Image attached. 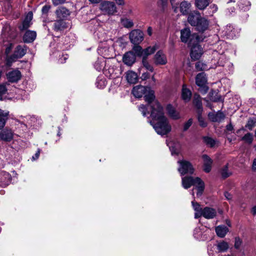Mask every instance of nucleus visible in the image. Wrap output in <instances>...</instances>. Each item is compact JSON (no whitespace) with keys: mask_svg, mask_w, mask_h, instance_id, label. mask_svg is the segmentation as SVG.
Returning a JSON list of instances; mask_svg holds the SVG:
<instances>
[{"mask_svg":"<svg viewBox=\"0 0 256 256\" xmlns=\"http://www.w3.org/2000/svg\"><path fill=\"white\" fill-rule=\"evenodd\" d=\"M102 84L104 85L105 84V80H98L97 79V80H96V84H97V86L99 88H103V87H102V86H98V84Z\"/></svg>","mask_w":256,"mask_h":256,"instance_id":"62","label":"nucleus"},{"mask_svg":"<svg viewBox=\"0 0 256 256\" xmlns=\"http://www.w3.org/2000/svg\"><path fill=\"white\" fill-rule=\"evenodd\" d=\"M190 48V56L192 61L198 60L204 53L203 48L200 44H192L188 46Z\"/></svg>","mask_w":256,"mask_h":256,"instance_id":"6","label":"nucleus"},{"mask_svg":"<svg viewBox=\"0 0 256 256\" xmlns=\"http://www.w3.org/2000/svg\"><path fill=\"white\" fill-rule=\"evenodd\" d=\"M210 0H195V6L200 10H204L210 4Z\"/></svg>","mask_w":256,"mask_h":256,"instance_id":"33","label":"nucleus"},{"mask_svg":"<svg viewBox=\"0 0 256 256\" xmlns=\"http://www.w3.org/2000/svg\"><path fill=\"white\" fill-rule=\"evenodd\" d=\"M129 38L133 44H140L144 39V34L140 30H133L130 33Z\"/></svg>","mask_w":256,"mask_h":256,"instance_id":"7","label":"nucleus"},{"mask_svg":"<svg viewBox=\"0 0 256 256\" xmlns=\"http://www.w3.org/2000/svg\"><path fill=\"white\" fill-rule=\"evenodd\" d=\"M242 140L248 143H251L253 140L252 135L250 134H247L242 138Z\"/></svg>","mask_w":256,"mask_h":256,"instance_id":"55","label":"nucleus"},{"mask_svg":"<svg viewBox=\"0 0 256 256\" xmlns=\"http://www.w3.org/2000/svg\"><path fill=\"white\" fill-rule=\"evenodd\" d=\"M191 4L186 1L182 2L180 4V10L182 15H188Z\"/></svg>","mask_w":256,"mask_h":256,"instance_id":"30","label":"nucleus"},{"mask_svg":"<svg viewBox=\"0 0 256 256\" xmlns=\"http://www.w3.org/2000/svg\"><path fill=\"white\" fill-rule=\"evenodd\" d=\"M208 118L212 122L220 123L226 118L225 114L221 110L216 112H210L208 115Z\"/></svg>","mask_w":256,"mask_h":256,"instance_id":"13","label":"nucleus"},{"mask_svg":"<svg viewBox=\"0 0 256 256\" xmlns=\"http://www.w3.org/2000/svg\"><path fill=\"white\" fill-rule=\"evenodd\" d=\"M6 79L10 83H17L22 77L20 70L14 69L6 74Z\"/></svg>","mask_w":256,"mask_h":256,"instance_id":"9","label":"nucleus"},{"mask_svg":"<svg viewBox=\"0 0 256 256\" xmlns=\"http://www.w3.org/2000/svg\"><path fill=\"white\" fill-rule=\"evenodd\" d=\"M27 46L24 45H18L14 50V54H15L18 59L22 58L26 53Z\"/></svg>","mask_w":256,"mask_h":256,"instance_id":"23","label":"nucleus"},{"mask_svg":"<svg viewBox=\"0 0 256 256\" xmlns=\"http://www.w3.org/2000/svg\"><path fill=\"white\" fill-rule=\"evenodd\" d=\"M16 56L15 54H12L11 56L6 57V64L7 66H10L12 62L18 59Z\"/></svg>","mask_w":256,"mask_h":256,"instance_id":"45","label":"nucleus"},{"mask_svg":"<svg viewBox=\"0 0 256 256\" xmlns=\"http://www.w3.org/2000/svg\"><path fill=\"white\" fill-rule=\"evenodd\" d=\"M0 132V140L6 142L10 141L13 138V134L10 129H2Z\"/></svg>","mask_w":256,"mask_h":256,"instance_id":"24","label":"nucleus"},{"mask_svg":"<svg viewBox=\"0 0 256 256\" xmlns=\"http://www.w3.org/2000/svg\"><path fill=\"white\" fill-rule=\"evenodd\" d=\"M202 158L204 161V170L206 172H209L211 170L212 160L206 154L202 155Z\"/></svg>","mask_w":256,"mask_h":256,"instance_id":"26","label":"nucleus"},{"mask_svg":"<svg viewBox=\"0 0 256 256\" xmlns=\"http://www.w3.org/2000/svg\"><path fill=\"white\" fill-rule=\"evenodd\" d=\"M192 118H189L188 120L185 122L183 128H190V127L192 125Z\"/></svg>","mask_w":256,"mask_h":256,"instance_id":"57","label":"nucleus"},{"mask_svg":"<svg viewBox=\"0 0 256 256\" xmlns=\"http://www.w3.org/2000/svg\"><path fill=\"white\" fill-rule=\"evenodd\" d=\"M166 144L168 146H169L170 150L171 152V154L172 155L176 154L178 155L179 153V148H178V144H175L173 146L174 144L172 142H168L166 140Z\"/></svg>","mask_w":256,"mask_h":256,"instance_id":"38","label":"nucleus"},{"mask_svg":"<svg viewBox=\"0 0 256 256\" xmlns=\"http://www.w3.org/2000/svg\"><path fill=\"white\" fill-rule=\"evenodd\" d=\"M216 215V211L214 208L206 206L203 208L202 216L206 219L214 218Z\"/></svg>","mask_w":256,"mask_h":256,"instance_id":"20","label":"nucleus"},{"mask_svg":"<svg viewBox=\"0 0 256 256\" xmlns=\"http://www.w3.org/2000/svg\"><path fill=\"white\" fill-rule=\"evenodd\" d=\"M192 96V91L188 88H186L185 84H184L182 88L181 98L185 103H187L190 100Z\"/></svg>","mask_w":256,"mask_h":256,"instance_id":"17","label":"nucleus"},{"mask_svg":"<svg viewBox=\"0 0 256 256\" xmlns=\"http://www.w3.org/2000/svg\"><path fill=\"white\" fill-rule=\"evenodd\" d=\"M242 240L238 237L235 238L234 246L236 249H239L242 245Z\"/></svg>","mask_w":256,"mask_h":256,"instance_id":"56","label":"nucleus"},{"mask_svg":"<svg viewBox=\"0 0 256 256\" xmlns=\"http://www.w3.org/2000/svg\"><path fill=\"white\" fill-rule=\"evenodd\" d=\"M192 204L195 212L194 218H198L202 216V212L203 208H201L200 204L194 201H192Z\"/></svg>","mask_w":256,"mask_h":256,"instance_id":"34","label":"nucleus"},{"mask_svg":"<svg viewBox=\"0 0 256 256\" xmlns=\"http://www.w3.org/2000/svg\"><path fill=\"white\" fill-rule=\"evenodd\" d=\"M126 79L128 83L134 84L138 82V76L136 72L129 70L126 72Z\"/></svg>","mask_w":256,"mask_h":256,"instance_id":"28","label":"nucleus"},{"mask_svg":"<svg viewBox=\"0 0 256 256\" xmlns=\"http://www.w3.org/2000/svg\"><path fill=\"white\" fill-rule=\"evenodd\" d=\"M256 126V116L250 117L248 118L245 128H253Z\"/></svg>","mask_w":256,"mask_h":256,"instance_id":"40","label":"nucleus"},{"mask_svg":"<svg viewBox=\"0 0 256 256\" xmlns=\"http://www.w3.org/2000/svg\"><path fill=\"white\" fill-rule=\"evenodd\" d=\"M204 37L202 35L200 36L196 33H193L191 42H192V44H200L199 43L200 42L204 41Z\"/></svg>","mask_w":256,"mask_h":256,"instance_id":"39","label":"nucleus"},{"mask_svg":"<svg viewBox=\"0 0 256 256\" xmlns=\"http://www.w3.org/2000/svg\"><path fill=\"white\" fill-rule=\"evenodd\" d=\"M122 24L123 26L126 28H131L134 26V22L132 21L129 20L128 18H126L122 20Z\"/></svg>","mask_w":256,"mask_h":256,"instance_id":"52","label":"nucleus"},{"mask_svg":"<svg viewBox=\"0 0 256 256\" xmlns=\"http://www.w3.org/2000/svg\"><path fill=\"white\" fill-rule=\"evenodd\" d=\"M217 236L220 238H224L228 232V228L224 225L218 226L215 228Z\"/></svg>","mask_w":256,"mask_h":256,"instance_id":"32","label":"nucleus"},{"mask_svg":"<svg viewBox=\"0 0 256 256\" xmlns=\"http://www.w3.org/2000/svg\"><path fill=\"white\" fill-rule=\"evenodd\" d=\"M216 246L218 252H222L228 250L229 245L227 242L222 241L217 244Z\"/></svg>","mask_w":256,"mask_h":256,"instance_id":"37","label":"nucleus"},{"mask_svg":"<svg viewBox=\"0 0 256 256\" xmlns=\"http://www.w3.org/2000/svg\"><path fill=\"white\" fill-rule=\"evenodd\" d=\"M182 185L186 189L190 188L192 186H196L195 188L198 190V196H201L204 188V183L200 178H194L192 176H185L182 178Z\"/></svg>","mask_w":256,"mask_h":256,"instance_id":"2","label":"nucleus"},{"mask_svg":"<svg viewBox=\"0 0 256 256\" xmlns=\"http://www.w3.org/2000/svg\"><path fill=\"white\" fill-rule=\"evenodd\" d=\"M33 18V14L32 12L30 11L29 12L26 16L24 18H28V20L29 21H32Z\"/></svg>","mask_w":256,"mask_h":256,"instance_id":"60","label":"nucleus"},{"mask_svg":"<svg viewBox=\"0 0 256 256\" xmlns=\"http://www.w3.org/2000/svg\"><path fill=\"white\" fill-rule=\"evenodd\" d=\"M179 167L178 170L181 175L186 174H192L194 172V168L191 163L186 160H180L178 161Z\"/></svg>","mask_w":256,"mask_h":256,"instance_id":"5","label":"nucleus"},{"mask_svg":"<svg viewBox=\"0 0 256 256\" xmlns=\"http://www.w3.org/2000/svg\"><path fill=\"white\" fill-rule=\"evenodd\" d=\"M208 20L202 16L192 26L195 28L196 30L204 32L208 28Z\"/></svg>","mask_w":256,"mask_h":256,"instance_id":"12","label":"nucleus"},{"mask_svg":"<svg viewBox=\"0 0 256 256\" xmlns=\"http://www.w3.org/2000/svg\"><path fill=\"white\" fill-rule=\"evenodd\" d=\"M155 98L154 92L150 86V90L144 95V100L147 104H140L139 110L144 116L150 114L152 118L150 124L153 128H172L168 118L164 115L163 108L160 103L158 102L153 103Z\"/></svg>","mask_w":256,"mask_h":256,"instance_id":"1","label":"nucleus"},{"mask_svg":"<svg viewBox=\"0 0 256 256\" xmlns=\"http://www.w3.org/2000/svg\"><path fill=\"white\" fill-rule=\"evenodd\" d=\"M56 14L58 18L64 20L70 16V12L66 8L61 7L56 10Z\"/></svg>","mask_w":256,"mask_h":256,"instance_id":"22","label":"nucleus"},{"mask_svg":"<svg viewBox=\"0 0 256 256\" xmlns=\"http://www.w3.org/2000/svg\"><path fill=\"white\" fill-rule=\"evenodd\" d=\"M12 49V44H10L9 46H7L5 50L6 54H8L10 53Z\"/></svg>","mask_w":256,"mask_h":256,"instance_id":"61","label":"nucleus"},{"mask_svg":"<svg viewBox=\"0 0 256 256\" xmlns=\"http://www.w3.org/2000/svg\"><path fill=\"white\" fill-rule=\"evenodd\" d=\"M32 24V22L28 20V18H24L22 22V24L19 26L18 28L20 32L27 30H28V28Z\"/></svg>","mask_w":256,"mask_h":256,"instance_id":"36","label":"nucleus"},{"mask_svg":"<svg viewBox=\"0 0 256 256\" xmlns=\"http://www.w3.org/2000/svg\"><path fill=\"white\" fill-rule=\"evenodd\" d=\"M27 123H25L26 120L25 118L22 121H18L19 122H21V126L22 127H26L28 128V126L32 127L34 126V127L37 126L36 124H34V122H36L37 119L34 116L30 117L28 119L26 118Z\"/></svg>","mask_w":256,"mask_h":256,"instance_id":"29","label":"nucleus"},{"mask_svg":"<svg viewBox=\"0 0 256 256\" xmlns=\"http://www.w3.org/2000/svg\"><path fill=\"white\" fill-rule=\"evenodd\" d=\"M204 228H196L194 232V237L200 240H206L207 237L206 236V234H204V232H206V231H204ZM208 230H207L208 231Z\"/></svg>","mask_w":256,"mask_h":256,"instance_id":"25","label":"nucleus"},{"mask_svg":"<svg viewBox=\"0 0 256 256\" xmlns=\"http://www.w3.org/2000/svg\"><path fill=\"white\" fill-rule=\"evenodd\" d=\"M142 63L143 66L147 70L150 72H154V67L149 64L148 60V58H142Z\"/></svg>","mask_w":256,"mask_h":256,"instance_id":"43","label":"nucleus"},{"mask_svg":"<svg viewBox=\"0 0 256 256\" xmlns=\"http://www.w3.org/2000/svg\"><path fill=\"white\" fill-rule=\"evenodd\" d=\"M36 38V31L27 30L22 36V40L24 43L29 44L34 42Z\"/></svg>","mask_w":256,"mask_h":256,"instance_id":"16","label":"nucleus"},{"mask_svg":"<svg viewBox=\"0 0 256 256\" xmlns=\"http://www.w3.org/2000/svg\"><path fill=\"white\" fill-rule=\"evenodd\" d=\"M206 64L200 61H198L196 63L195 68L197 71H203Z\"/></svg>","mask_w":256,"mask_h":256,"instance_id":"53","label":"nucleus"},{"mask_svg":"<svg viewBox=\"0 0 256 256\" xmlns=\"http://www.w3.org/2000/svg\"><path fill=\"white\" fill-rule=\"evenodd\" d=\"M150 76L149 73L148 72H146L142 74V75L141 76V78L143 80H146L147 79L149 78Z\"/></svg>","mask_w":256,"mask_h":256,"instance_id":"58","label":"nucleus"},{"mask_svg":"<svg viewBox=\"0 0 256 256\" xmlns=\"http://www.w3.org/2000/svg\"><path fill=\"white\" fill-rule=\"evenodd\" d=\"M66 0H52V3L54 6H58L66 2Z\"/></svg>","mask_w":256,"mask_h":256,"instance_id":"59","label":"nucleus"},{"mask_svg":"<svg viewBox=\"0 0 256 256\" xmlns=\"http://www.w3.org/2000/svg\"><path fill=\"white\" fill-rule=\"evenodd\" d=\"M148 90H150V86H149L138 85L133 88L132 94L136 98H141L147 92Z\"/></svg>","mask_w":256,"mask_h":256,"instance_id":"14","label":"nucleus"},{"mask_svg":"<svg viewBox=\"0 0 256 256\" xmlns=\"http://www.w3.org/2000/svg\"><path fill=\"white\" fill-rule=\"evenodd\" d=\"M10 120L9 112H0V128H4L6 121Z\"/></svg>","mask_w":256,"mask_h":256,"instance_id":"31","label":"nucleus"},{"mask_svg":"<svg viewBox=\"0 0 256 256\" xmlns=\"http://www.w3.org/2000/svg\"><path fill=\"white\" fill-rule=\"evenodd\" d=\"M221 174H222V176L224 178H226L228 177L231 174V173L228 172V164L226 165L222 169Z\"/></svg>","mask_w":256,"mask_h":256,"instance_id":"51","label":"nucleus"},{"mask_svg":"<svg viewBox=\"0 0 256 256\" xmlns=\"http://www.w3.org/2000/svg\"><path fill=\"white\" fill-rule=\"evenodd\" d=\"M156 132L162 137L168 136L171 129H154Z\"/></svg>","mask_w":256,"mask_h":256,"instance_id":"44","label":"nucleus"},{"mask_svg":"<svg viewBox=\"0 0 256 256\" xmlns=\"http://www.w3.org/2000/svg\"><path fill=\"white\" fill-rule=\"evenodd\" d=\"M192 34L188 28H186L180 30V40L181 42L188 44V46H190L192 44L191 40H192Z\"/></svg>","mask_w":256,"mask_h":256,"instance_id":"10","label":"nucleus"},{"mask_svg":"<svg viewBox=\"0 0 256 256\" xmlns=\"http://www.w3.org/2000/svg\"><path fill=\"white\" fill-rule=\"evenodd\" d=\"M192 104L196 109V112H203L202 97L198 93H195L194 95Z\"/></svg>","mask_w":256,"mask_h":256,"instance_id":"18","label":"nucleus"},{"mask_svg":"<svg viewBox=\"0 0 256 256\" xmlns=\"http://www.w3.org/2000/svg\"><path fill=\"white\" fill-rule=\"evenodd\" d=\"M203 112H197V118L200 126L204 128L207 126V123L205 122L204 118L202 116Z\"/></svg>","mask_w":256,"mask_h":256,"instance_id":"42","label":"nucleus"},{"mask_svg":"<svg viewBox=\"0 0 256 256\" xmlns=\"http://www.w3.org/2000/svg\"><path fill=\"white\" fill-rule=\"evenodd\" d=\"M136 58L133 51H128L124 53L122 56V60L124 64L127 66H131L136 62Z\"/></svg>","mask_w":256,"mask_h":256,"instance_id":"11","label":"nucleus"},{"mask_svg":"<svg viewBox=\"0 0 256 256\" xmlns=\"http://www.w3.org/2000/svg\"><path fill=\"white\" fill-rule=\"evenodd\" d=\"M68 28L66 22L64 20L58 19L55 20L53 25V30L55 32H61Z\"/></svg>","mask_w":256,"mask_h":256,"instance_id":"21","label":"nucleus"},{"mask_svg":"<svg viewBox=\"0 0 256 256\" xmlns=\"http://www.w3.org/2000/svg\"><path fill=\"white\" fill-rule=\"evenodd\" d=\"M204 142L210 147H213L216 144V141L208 136H204L203 138Z\"/></svg>","mask_w":256,"mask_h":256,"instance_id":"46","label":"nucleus"},{"mask_svg":"<svg viewBox=\"0 0 256 256\" xmlns=\"http://www.w3.org/2000/svg\"><path fill=\"white\" fill-rule=\"evenodd\" d=\"M116 4L118 6H124V0H114Z\"/></svg>","mask_w":256,"mask_h":256,"instance_id":"64","label":"nucleus"},{"mask_svg":"<svg viewBox=\"0 0 256 256\" xmlns=\"http://www.w3.org/2000/svg\"><path fill=\"white\" fill-rule=\"evenodd\" d=\"M2 12L6 14L9 15L12 12V6L10 2L5 4L2 8Z\"/></svg>","mask_w":256,"mask_h":256,"instance_id":"49","label":"nucleus"},{"mask_svg":"<svg viewBox=\"0 0 256 256\" xmlns=\"http://www.w3.org/2000/svg\"><path fill=\"white\" fill-rule=\"evenodd\" d=\"M153 60L156 66H163L168 62L166 56L161 50H158L154 56Z\"/></svg>","mask_w":256,"mask_h":256,"instance_id":"8","label":"nucleus"},{"mask_svg":"<svg viewBox=\"0 0 256 256\" xmlns=\"http://www.w3.org/2000/svg\"><path fill=\"white\" fill-rule=\"evenodd\" d=\"M166 110L167 114L170 118L174 120H178L180 118V114L175 108L170 104L166 105Z\"/></svg>","mask_w":256,"mask_h":256,"instance_id":"15","label":"nucleus"},{"mask_svg":"<svg viewBox=\"0 0 256 256\" xmlns=\"http://www.w3.org/2000/svg\"><path fill=\"white\" fill-rule=\"evenodd\" d=\"M216 92H216V90H212L208 94V96L210 98V100L211 98L214 97V95L216 94Z\"/></svg>","mask_w":256,"mask_h":256,"instance_id":"63","label":"nucleus"},{"mask_svg":"<svg viewBox=\"0 0 256 256\" xmlns=\"http://www.w3.org/2000/svg\"><path fill=\"white\" fill-rule=\"evenodd\" d=\"M160 2H158V6H160L162 10H164L168 5V0H160Z\"/></svg>","mask_w":256,"mask_h":256,"instance_id":"54","label":"nucleus"},{"mask_svg":"<svg viewBox=\"0 0 256 256\" xmlns=\"http://www.w3.org/2000/svg\"><path fill=\"white\" fill-rule=\"evenodd\" d=\"M196 84L200 87V90L204 93L206 94L208 89V86L206 85L207 77L204 72L198 73L196 76Z\"/></svg>","mask_w":256,"mask_h":256,"instance_id":"3","label":"nucleus"},{"mask_svg":"<svg viewBox=\"0 0 256 256\" xmlns=\"http://www.w3.org/2000/svg\"><path fill=\"white\" fill-rule=\"evenodd\" d=\"M100 9L108 15H113L117 12V8L114 2L102 1L100 4Z\"/></svg>","mask_w":256,"mask_h":256,"instance_id":"4","label":"nucleus"},{"mask_svg":"<svg viewBox=\"0 0 256 256\" xmlns=\"http://www.w3.org/2000/svg\"><path fill=\"white\" fill-rule=\"evenodd\" d=\"M52 6L50 4H45L42 8V17L46 18L48 17V13Z\"/></svg>","mask_w":256,"mask_h":256,"instance_id":"41","label":"nucleus"},{"mask_svg":"<svg viewBox=\"0 0 256 256\" xmlns=\"http://www.w3.org/2000/svg\"><path fill=\"white\" fill-rule=\"evenodd\" d=\"M202 17L200 12L197 10L190 12L188 16V22L192 26Z\"/></svg>","mask_w":256,"mask_h":256,"instance_id":"19","label":"nucleus"},{"mask_svg":"<svg viewBox=\"0 0 256 256\" xmlns=\"http://www.w3.org/2000/svg\"><path fill=\"white\" fill-rule=\"evenodd\" d=\"M249 2H247L246 0H241L238 2V5L240 9L246 10L248 8V5H247V4Z\"/></svg>","mask_w":256,"mask_h":256,"instance_id":"47","label":"nucleus"},{"mask_svg":"<svg viewBox=\"0 0 256 256\" xmlns=\"http://www.w3.org/2000/svg\"><path fill=\"white\" fill-rule=\"evenodd\" d=\"M158 44H155L153 46H149L144 49V55L142 58H148V56L154 54L158 48Z\"/></svg>","mask_w":256,"mask_h":256,"instance_id":"27","label":"nucleus"},{"mask_svg":"<svg viewBox=\"0 0 256 256\" xmlns=\"http://www.w3.org/2000/svg\"><path fill=\"white\" fill-rule=\"evenodd\" d=\"M131 51H133L134 54H136V56L142 58L144 55V49L140 46V44H134Z\"/></svg>","mask_w":256,"mask_h":256,"instance_id":"35","label":"nucleus"},{"mask_svg":"<svg viewBox=\"0 0 256 256\" xmlns=\"http://www.w3.org/2000/svg\"><path fill=\"white\" fill-rule=\"evenodd\" d=\"M210 100L214 102H222L224 101V98L217 92L214 97L210 98Z\"/></svg>","mask_w":256,"mask_h":256,"instance_id":"48","label":"nucleus"},{"mask_svg":"<svg viewBox=\"0 0 256 256\" xmlns=\"http://www.w3.org/2000/svg\"><path fill=\"white\" fill-rule=\"evenodd\" d=\"M8 89L4 84H0V100H3V95L7 92Z\"/></svg>","mask_w":256,"mask_h":256,"instance_id":"50","label":"nucleus"}]
</instances>
